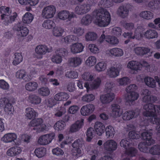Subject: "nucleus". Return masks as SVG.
Here are the masks:
<instances>
[{"instance_id":"1","label":"nucleus","mask_w":160,"mask_h":160,"mask_svg":"<svg viewBox=\"0 0 160 160\" xmlns=\"http://www.w3.org/2000/svg\"><path fill=\"white\" fill-rule=\"evenodd\" d=\"M98 5L101 8L93 12V15L96 18L95 22L100 27H105L110 23L111 17L108 11L104 8L111 7L112 3L109 0H101Z\"/></svg>"},{"instance_id":"2","label":"nucleus","mask_w":160,"mask_h":160,"mask_svg":"<svg viewBox=\"0 0 160 160\" xmlns=\"http://www.w3.org/2000/svg\"><path fill=\"white\" fill-rule=\"evenodd\" d=\"M152 130L150 129L143 132L141 134L142 139L146 142L140 143L138 145L139 150L143 152H148L152 155H160V145H153L148 150V146L153 145L155 143L154 140L152 138Z\"/></svg>"},{"instance_id":"3","label":"nucleus","mask_w":160,"mask_h":160,"mask_svg":"<svg viewBox=\"0 0 160 160\" xmlns=\"http://www.w3.org/2000/svg\"><path fill=\"white\" fill-rule=\"evenodd\" d=\"M145 95L143 97L142 99L143 102L147 103L144 106V108L147 110L143 113V115L146 117H150V122L154 120L155 119L158 118L157 115V106L154 105L153 103L157 100V98L155 96L150 95L151 92L148 90L145 91Z\"/></svg>"},{"instance_id":"4","label":"nucleus","mask_w":160,"mask_h":160,"mask_svg":"<svg viewBox=\"0 0 160 160\" xmlns=\"http://www.w3.org/2000/svg\"><path fill=\"white\" fill-rule=\"evenodd\" d=\"M132 144L131 140L126 139H122L120 142V145L121 147H123L126 150L125 153L130 158L131 160L132 159V157L136 156L138 152V150L135 148L133 147L128 148Z\"/></svg>"},{"instance_id":"5","label":"nucleus","mask_w":160,"mask_h":160,"mask_svg":"<svg viewBox=\"0 0 160 160\" xmlns=\"http://www.w3.org/2000/svg\"><path fill=\"white\" fill-rule=\"evenodd\" d=\"M137 89V86L135 84H131L126 88V91L128 93L125 98L127 102L132 103L138 99L139 94L135 92Z\"/></svg>"},{"instance_id":"6","label":"nucleus","mask_w":160,"mask_h":160,"mask_svg":"<svg viewBox=\"0 0 160 160\" xmlns=\"http://www.w3.org/2000/svg\"><path fill=\"white\" fill-rule=\"evenodd\" d=\"M143 29L140 27H138L135 31L134 35L132 36V33L130 32H125L123 34V36L128 39H134L140 40L142 38L143 35Z\"/></svg>"},{"instance_id":"7","label":"nucleus","mask_w":160,"mask_h":160,"mask_svg":"<svg viewBox=\"0 0 160 160\" xmlns=\"http://www.w3.org/2000/svg\"><path fill=\"white\" fill-rule=\"evenodd\" d=\"M56 11L55 7L53 5H49L44 7L42 10V15L45 18H53Z\"/></svg>"},{"instance_id":"8","label":"nucleus","mask_w":160,"mask_h":160,"mask_svg":"<svg viewBox=\"0 0 160 160\" xmlns=\"http://www.w3.org/2000/svg\"><path fill=\"white\" fill-rule=\"evenodd\" d=\"M0 106L1 107L5 106L4 110L8 114L12 113L14 110L12 105L10 102V101L8 98H4L0 99Z\"/></svg>"},{"instance_id":"9","label":"nucleus","mask_w":160,"mask_h":160,"mask_svg":"<svg viewBox=\"0 0 160 160\" xmlns=\"http://www.w3.org/2000/svg\"><path fill=\"white\" fill-rule=\"evenodd\" d=\"M55 134L51 133L40 136L38 140V143L42 145H47L50 143L54 138Z\"/></svg>"},{"instance_id":"10","label":"nucleus","mask_w":160,"mask_h":160,"mask_svg":"<svg viewBox=\"0 0 160 160\" xmlns=\"http://www.w3.org/2000/svg\"><path fill=\"white\" fill-rule=\"evenodd\" d=\"M103 147L105 151L110 153H112L118 147L117 142L112 139H109L104 142Z\"/></svg>"},{"instance_id":"11","label":"nucleus","mask_w":160,"mask_h":160,"mask_svg":"<svg viewBox=\"0 0 160 160\" xmlns=\"http://www.w3.org/2000/svg\"><path fill=\"white\" fill-rule=\"evenodd\" d=\"M58 17L61 20H65L68 19L69 21H70L72 18H76L77 16L73 12H70L68 11L63 10L58 13Z\"/></svg>"},{"instance_id":"12","label":"nucleus","mask_w":160,"mask_h":160,"mask_svg":"<svg viewBox=\"0 0 160 160\" xmlns=\"http://www.w3.org/2000/svg\"><path fill=\"white\" fill-rule=\"evenodd\" d=\"M130 4H125L120 6L117 11V14L121 18H124L128 15Z\"/></svg>"},{"instance_id":"13","label":"nucleus","mask_w":160,"mask_h":160,"mask_svg":"<svg viewBox=\"0 0 160 160\" xmlns=\"http://www.w3.org/2000/svg\"><path fill=\"white\" fill-rule=\"evenodd\" d=\"M84 144L83 141L79 138L75 140L72 144V146L74 148V152L76 156H80L82 153L81 148Z\"/></svg>"},{"instance_id":"14","label":"nucleus","mask_w":160,"mask_h":160,"mask_svg":"<svg viewBox=\"0 0 160 160\" xmlns=\"http://www.w3.org/2000/svg\"><path fill=\"white\" fill-rule=\"evenodd\" d=\"M35 51L40 58H42V56L45 54L47 52H50V50L46 45L42 44L38 45L35 48Z\"/></svg>"},{"instance_id":"15","label":"nucleus","mask_w":160,"mask_h":160,"mask_svg":"<svg viewBox=\"0 0 160 160\" xmlns=\"http://www.w3.org/2000/svg\"><path fill=\"white\" fill-rule=\"evenodd\" d=\"M90 9V7L88 4L79 5L75 8V12L78 15H82L88 12L89 11Z\"/></svg>"},{"instance_id":"16","label":"nucleus","mask_w":160,"mask_h":160,"mask_svg":"<svg viewBox=\"0 0 160 160\" xmlns=\"http://www.w3.org/2000/svg\"><path fill=\"white\" fill-rule=\"evenodd\" d=\"M95 109L94 105L88 104L83 106L81 109V114L84 116H88L92 113Z\"/></svg>"},{"instance_id":"17","label":"nucleus","mask_w":160,"mask_h":160,"mask_svg":"<svg viewBox=\"0 0 160 160\" xmlns=\"http://www.w3.org/2000/svg\"><path fill=\"white\" fill-rule=\"evenodd\" d=\"M115 94L112 92H109L106 94H102L100 96V100L103 104H108L112 102L114 98Z\"/></svg>"},{"instance_id":"18","label":"nucleus","mask_w":160,"mask_h":160,"mask_svg":"<svg viewBox=\"0 0 160 160\" xmlns=\"http://www.w3.org/2000/svg\"><path fill=\"white\" fill-rule=\"evenodd\" d=\"M17 138V135L14 133H8L5 134L2 138V140L5 143L15 142Z\"/></svg>"},{"instance_id":"19","label":"nucleus","mask_w":160,"mask_h":160,"mask_svg":"<svg viewBox=\"0 0 160 160\" xmlns=\"http://www.w3.org/2000/svg\"><path fill=\"white\" fill-rule=\"evenodd\" d=\"M83 123V119H82L80 120L76 121L71 126L70 132H74L78 131L82 128Z\"/></svg>"},{"instance_id":"20","label":"nucleus","mask_w":160,"mask_h":160,"mask_svg":"<svg viewBox=\"0 0 160 160\" xmlns=\"http://www.w3.org/2000/svg\"><path fill=\"white\" fill-rule=\"evenodd\" d=\"M84 46L81 43L77 42L72 44L70 46L71 52L73 54L80 53L82 52Z\"/></svg>"},{"instance_id":"21","label":"nucleus","mask_w":160,"mask_h":160,"mask_svg":"<svg viewBox=\"0 0 160 160\" xmlns=\"http://www.w3.org/2000/svg\"><path fill=\"white\" fill-rule=\"evenodd\" d=\"M27 101L31 104L37 105L41 103V99L35 94H31L28 97Z\"/></svg>"},{"instance_id":"22","label":"nucleus","mask_w":160,"mask_h":160,"mask_svg":"<svg viewBox=\"0 0 160 160\" xmlns=\"http://www.w3.org/2000/svg\"><path fill=\"white\" fill-rule=\"evenodd\" d=\"M17 31L18 32L19 35L22 37L26 36L29 33L28 29L20 22L17 24Z\"/></svg>"},{"instance_id":"23","label":"nucleus","mask_w":160,"mask_h":160,"mask_svg":"<svg viewBox=\"0 0 160 160\" xmlns=\"http://www.w3.org/2000/svg\"><path fill=\"white\" fill-rule=\"evenodd\" d=\"M22 151L21 148L19 147H12L8 150L7 154L9 156L13 157L20 153Z\"/></svg>"},{"instance_id":"24","label":"nucleus","mask_w":160,"mask_h":160,"mask_svg":"<svg viewBox=\"0 0 160 160\" xmlns=\"http://www.w3.org/2000/svg\"><path fill=\"white\" fill-rule=\"evenodd\" d=\"M94 129L96 134L101 136L105 132V126L103 124L100 122H96L94 125Z\"/></svg>"},{"instance_id":"25","label":"nucleus","mask_w":160,"mask_h":160,"mask_svg":"<svg viewBox=\"0 0 160 160\" xmlns=\"http://www.w3.org/2000/svg\"><path fill=\"white\" fill-rule=\"evenodd\" d=\"M141 65L140 62L132 60L128 63L127 67L132 70L137 71L141 70Z\"/></svg>"},{"instance_id":"26","label":"nucleus","mask_w":160,"mask_h":160,"mask_svg":"<svg viewBox=\"0 0 160 160\" xmlns=\"http://www.w3.org/2000/svg\"><path fill=\"white\" fill-rule=\"evenodd\" d=\"M112 114L115 118L119 117L122 114V111L120 108V106L117 104H113L112 105Z\"/></svg>"},{"instance_id":"27","label":"nucleus","mask_w":160,"mask_h":160,"mask_svg":"<svg viewBox=\"0 0 160 160\" xmlns=\"http://www.w3.org/2000/svg\"><path fill=\"white\" fill-rule=\"evenodd\" d=\"M93 18H96L93 15V13L92 15L87 14L82 17L81 20V23L82 24L87 26L90 24L92 21Z\"/></svg>"},{"instance_id":"28","label":"nucleus","mask_w":160,"mask_h":160,"mask_svg":"<svg viewBox=\"0 0 160 160\" xmlns=\"http://www.w3.org/2000/svg\"><path fill=\"white\" fill-rule=\"evenodd\" d=\"M82 60L81 58L79 57H74L71 58L68 60L69 63L73 67H76L80 65Z\"/></svg>"},{"instance_id":"29","label":"nucleus","mask_w":160,"mask_h":160,"mask_svg":"<svg viewBox=\"0 0 160 160\" xmlns=\"http://www.w3.org/2000/svg\"><path fill=\"white\" fill-rule=\"evenodd\" d=\"M120 70V68L119 67L115 68L112 66L108 70V73L110 78H115L119 75Z\"/></svg>"},{"instance_id":"30","label":"nucleus","mask_w":160,"mask_h":160,"mask_svg":"<svg viewBox=\"0 0 160 160\" xmlns=\"http://www.w3.org/2000/svg\"><path fill=\"white\" fill-rule=\"evenodd\" d=\"M26 116L29 119L34 118L36 116L37 112L32 108L28 107L25 110Z\"/></svg>"},{"instance_id":"31","label":"nucleus","mask_w":160,"mask_h":160,"mask_svg":"<svg viewBox=\"0 0 160 160\" xmlns=\"http://www.w3.org/2000/svg\"><path fill=\"white\" fill-rule=\"evenodd\" d=\"M135 113L134 110L127 111L122 114V118L124 120H129L134 117Z\"/></svg>"},{"instance_id":"32","label":"nucleus","mask_w":160,"mask_h":160,"mask_svg":"<svg viewBox=\"0 0 160 160\" xmlns=\"http://www.w3.org/2000/svg\"><path fill=\"white\" fill-rule=\"evenodd\" d=\"M144 35L147 38L153 39L157 38L158 36V34L155 30L149 29L145 32Z\"/></svg>"},{"instance_id":"33","label":"nucleus","mask_w":160,"mask_h":160,"mask_svg":"<svg viewBox=\"0 0 160 160\" xmlns=\"http://www.w3.org/2000/svg\"><path fill=\"white\" fill-rule=\"evenodd\" d=\"M33 19V15L29 12L26 13L22 18V21L25 24L30 23Z\"/></svg>"},{"instance_id":"34","label":"nucleus","mask_w":160,"mask_h":160,"mask_svg":"<svg viewBox=\"0 0 160 160\" xmlns=\"http://www.w3.org/2000/svg\"><path fill=\"white\" fill-rule=\"evenodd\" d=\"M34 152L37 157L41 158L46 154V149L43 147L37 148L35 149Z\"/></svg>"},{"instance_id":"35","label":"nucleus","mask_w":160,"mask_h":160,"mask_svg":"<svg viewBox=\"0 0 160 160\" xmlns=\"http://www.w3.org/2000/svg\"><path fill=\"white\" fill-rule=\"evenodd\" d=\"M16 76L17 78L23 79L25 82L29 80V78L27 77L28 76L26 74L25 70H23L18 71L16 73Z\"/></svg>"},{"instance_id":"36","label":"nucleus","mask_w":160,"mask_h":160,"mask_svg":"<svg viewBox=\"0 0 160 160\" xmlns=\"http://www.w3.org/2000/svg\"><path fill=\"white\" fill-rule=\"evenodd\" d=\"M144 80L146 84L148 87L152 88L156 87V82L153 78L147 77L145 78Z\"/></svg>"},{"instance_id":"37","label":"nucleus","mask_w":160,"mask_h":160,"mask_svg":"<svg viewBox=\"0 0 160 160\" xmlns=\"http://www.w3.org/2000/svg\"><path fill=\"white\" fill-rule=\"evenodd\" d=\"M43 122V120L41 118L33 119L30 122L29 125L34 128H39Z\"/></svg>"},{"instance_id":"38","label":"nucleus","mask_w":160,"mask_h":160,"mask_svg":"<svg viewBox=\"0 0 160 160\" xmlns=\"http://www.w3.org/2000/svg\"><path fill=\"white\" fill-rule=\"evenodd\" d=\"M110 53L116 57H121L123 54L122 50L118 48H114L111 49L109 51Z\"/></svg>"},{"instance_id":"39","label":"nucleus","mask_w":160,"mask_h":160,"mask_svg":"<svg viewBox=\"0 0 160 160\" xmlns=\"http://www.w3.org/2000/svg\"><path fill=\"white\" fill-rule=\"evenodd\" d=\"M38 86V84L36 82H30L26 84L25 88L28 91H33L37 89Z\"/></svg>"},{"instance_id":"40","label":"nucleus","mask_w":160,"mask_h":160,"mask_svg":"<svg viewBox=\"0 0 160 160\" xmlns=\"http://www.w3.org/2000/svg\"><path fill=\"white\" fill-rule=\"evenodd\" d=\"M14 59L13 61V64L17 65L20 63L23 60V57L21 53L16 52L14 53Z\"/></svg>"},{"instance_id":"41","label":"nucleus","mask_w":160,"mask_h":160,"mask_svg":"<svg viewBox=\"0 0 160 160\" xmlns=\"http://www.w3.org/2000/svg\"><path fill=\"white\" fill-rule=\"evenodd\" d=\"M42 26L46 29H50L55 27V24L52 20H47L44 21Z\"/></svg>"},{"instance_id":"42","label":"nucleus","mask_w":160,"mask_h":160,"mask_svg":"<svg viewBox=\"0 0 160 160\" xmlns=\"http://www.w3.org/2000/svg\"><path fill=\"white\" fill-rule=\"evenodd\" d=\"M97 34L93 32H89L85 35V38L87 41H94L97 38Z\"/></svg>"},{"instance_id":"43","label":"nucleus","mask_w":160,"mask_h":160,"mask_svg":"<svg viewBox=\"0 0 160 160\" xmlns=\"http://www.w3.org/2000/svg\"><path fill=\"white\" fill-rule=\"evenodd\" d=\"M106 41L112 45L117 44L119 42L117 38L109 35L106 36Z\"/></svg>"},{"instance_id":"44","label":"nucleus","mask_w":160,"mask_h":160,"mask_svg":"<svg viewBox=\"0 0 160 160\" xmlns=\"http://www.w3.org/2000/svg\"><path fill=\"white\" fill-rule=\"evenodd\" d=\"M105 131L106 132V135L108 138H112L113 137L115 131L114 128L111 126L107 127Z\"/></svg>"},{"instance_id":"45","label":"nucleus","mask_w":160,"mask_h":160,"mask_svg":"<svg viewBox=\"0 0 160 160\" xmlns=\"http://www.w3.org/2000/svg\"><path fill=\"white\" fill-rule=\"evenodd\" d=\"M65 125V122L62 120L58 121L56 122L54 125V128L58 131L63 130Z\"/></svg>"},{"instance_id":"46","label":"nucleus","mask_w":160,"mask_h":160,"mask_svg":"<svg viewBox=\"0 0 160 160\" xmlns=\"http://www.w3.org/2000/svg\"><path fill=\"white\" fill-rule=\"evenodd\" d=\"M128 137L129 139L125 138V139H126L128 140H130L132 142L131 139H139L140 137V134L139 132H137L133 130L129 132Z\"/></svg>"},{"instance_id":"47","label":"nucleus","mask_w":160,"mask_h":160,"mask_svg":"<svg viewBox=\"0 0 160 160\" xmlns=\"http://www.w3.org/2000/svg\"><path fill=\"white\" fill-rule=\"evenodd\" d=\"M140 17L146 19H150L153 17V14L149 11H144L140 13Z\"/></svg>"},{"instance_id":"48","label":"nucleus","mask_w":160,"mask_h":160,"mask_svg":"<svg viewBox=\"0 0 160 160\" xmlns=\"http://www.w3.org/2000/svg\"><path fill=\"white\" fill-rule=\"evenodd\" d=\"M101 80L99 78H97L94 79L92 83L90 84L91 89H96L98 88L101 84Z\"/></svg>"},{"instance_id":"49","label":"nucleus","mask_w":160,"mask_h":160,"mask_svg":"<svg viewBox=\"0 0 160 160\" xmlns=\"http://www.w3.org/2000/svg\"><path fill=\"white\" fill-rule=\"evenodd\" d=\"M117 82L122 86H126L130 82V79L128 77H125L118 79Z\"/></svg>"},{"instance_id":"50","label":"nucleus","mask_w":160,"mask_h":160,"mask_svg":"<svg viewBox=\"0 0 160 160\" xmlns=\"http://www.w3.org/2000/svg\"><path fill=\"white\" fill-rule=\"evenodd\" d=\"M64 32L63 29L60 27H57L53 28L52 33L54 36L59 37L61 36Z\"/></svg>"},{"instance_id":"51","label":"nucleus","mask_w":160,"mask_h":160,"mask_svg":"<svg viewBox=\"0 0 160 160\" xmlns=\"http://www.w3.org/2000/svg\"><path fill=\"white\" fill-rule=\"evenodd\" d=\"M106 68V64L104 62H98L95 66L96 70L98 72L104 70Z\"/></svg>"},{"instance_id":"52","label":"nucleus","mask_w":160,"mask_h":160,"mask_svg":"<svg viewBox=\"0 0 160 160\" xmlns=\"http://www.w3.org/2000/svg\"><path fill=\"white\" fill-rule=\"evenodd\" d=\"M9 8L5 6H2L0 8V13L2 14L1 15V19H4V17L7 14L9 13Z\"/></svg>"},{"instance_id":"53","label":"nucleus","mask_w":160,"mask_h":160,"mask_svg":"<svg viewBox=\"0 0 160 160\" xmlns=\"http://www.w3.org/2000/svg\"><path fill=\"white\" fill-rule=\"evenodd\" d=\"M95 133L94 129L92 128H90L87 130L86 134L87 136V140L88 142H90L92 139Z\"/></svg>"},{"instance_id":"54","label":"nucleus","mask_w":160,"mask_h":160,"mask_svg":"<svg viewBox=\"0 0 160 160\" xmlns=\"http://www.w3.org/2000/svg\"><path fill=\"white\" fill-rule=\"evenodd\" d=\"M122 26L128 31H131L134 28V24L132 22L128 23L125 21L122 22Z\"/></svg>"},{"instance_id":"55","label":"nucleus","mask_w":160,"mask_h":160,"mask_svg":"<svg viewBox=\"0 0 160 160\" xmlns=\"http://www.w3.org/2000/svg\"><path fill=\"white\" fill-rule=\"evenodd\" d=\"M96 59L93 56L89 57L86 61V64L89 66H92L94 65L96 63Z\"/></svg>"},{"instance_id":"56","label":"nucleus","mask_w":160,"mask_h":160,"mask_svg":"<svg viewBox=\"0 0 160 160\" xmlns=\"http://www.w3.org/2000/svg\"><path fill=\"white\" fill-rule=\"evenodd\" d=\"M65 76L70 78H76L78 77V74L76 71L71 70L65 73Z\"/></svg>"},{"instance_id":"57","label":"nucleus","mask_w":160,"mask_h":160,"mask_svg":"<svg viewBox=\"0 0 160 160\" xmlns=\"http://www.w3.org/2000/svg\"><path fill=\"white\" fill-rule=\"evenodd\" d=\"M95 99V96L92 94H86L82 97V100L84 102H90Z\"/></svg>"},{"instance_id":"58","label":"nucleus","mask_w":160,"mask_h":160,"mask_svg":"<svg viewBox=\"0 0 160 160\" xmlns=\"http://www.w3.org/2000/svg\"><path fill=\"white\" fill-rule=\"evenodd\" d=\"M39 94L42 96H48L50 93V91L47 87H42L38 90Z\"/></svg>"},{"instance_id":"59","label":"nucleus","mask_w":160,"mask_h":160,"mask_svg":"<svg viewBox=\"0 0 160 160\" xmlns=\"http://www.w3.org/2000/svg\"><path fill=\"white\" fill-rule=\"evenodd\" d=\"M56 52L59 55L62 57L68 55V52L67 49L64 48H59L56 51Z\"/></svg>"},{"instance_id":"60","label":"nucleus","mask_w":160,"mask_h":160,"mask_svg":"<svg viewBox=\"0 0 160 160\" xmlns=\"http://www.w3.org/2000/svg\"><path fill=\"white\" fill-rule=\"evenodd\" d=\"M142 56L147 55L150 56L152 53L151 49L147 47H142Z\"/></svg>"},{"instance_id":"61","label":"nucleus","mask_w":160,"mask_h":160,"mask_svg":"<svg viewBox=\"0 0 160 160\" xmlns=\"http://www.w3.org/2000/svg\"><path fill=\"white\" fill-rule=\"evenodd\" d=\"M82 78L85 80L92 81L93 79V76L89 72H85L82 75Z\"/></svg>"},{"instance_id":"62","label":"nucleus","mask_w":160,"mask_h":160,"mask_svg":"<svg viewBox=\"0 0 160 160\" xmlns=\"http://www.w3.org/2000/svg\"><path fill=\"white\" fill-rule=\"evenodd\" d=\"M9 86L8 84L3 79L0 80V88L4 90L9 89Z\"/></svg>"},{"instance_id":"63","label":"nucleus","mask_w":160,"mask_h":160,"mask_svg":"<svg viewBox=\"0 0 160 160\" xmlns=\"http://www.w3.org/2000/svg\"><path fill=\"white\" fill-rule=\"evenodd\" d=\"M88 48L91 52L93 53H98L99 50L97 46L93 44H89L88 45Z\"/></svg>"},{"instance_id":"64","label":"nucleus","mask_w":160,"mask_h":160,"mask_svg":"<svg viewBox=\"0 0 160 160\" xmlns=\"http://www.w3.org/2000/svg\"><path fill=\"white\" fill-rule=\"evenodd\" d=\"M112 32L113 34L119 37L121 35L122 30L120 28L116 27L112 28Z\"/></svg>"}]
</instances>
